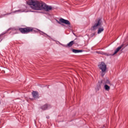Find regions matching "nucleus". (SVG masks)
<instances>
[{
  "instance_id": "obj_1",
  "label": "nucleus",
  "mask_w": 128,
  "mask_h": 128,
  "mask_svg": "<svg viewBox=\"0 0 128 128\" xmlns=\"http://www.w3.org/2000/svg\"><path fill=\"white\" fill-rule=\"evenodd\" d=\"M12 30V32H20L22 34H26V32H40V34L41 36H48L50 38L49 40H54V42H56L52 38H50L48 34L44 32H43L40 31V30L36 28H32V27H27L25 28H20L18 30L14 28H9L7 30L4 31L3 32L2 34H0V42L4 40V35L6 34V32H8V30Z\"/></svg>"
},
{
  "instance_id": "obj_2",
  "label": "nucleus",
  "mask_w": 128,
  "mask_h": 128,
  "mask_svg": "<svg viewBox=\"0 0 128 128\" xmlns=\"http://www.w3.org/2000/svg\"><path fill=\"white\" fill-rule=\"evenodd\" d=\"M26 3L32 10H44L46 12H50L52 9V6H48L46 3L42 1L28 0Z\"/></svg>"
},
{
  "instance_id": "obj_3",
  "label": "nucleus",
  "mask_w": 128,
  "mask_h": 128,
  "mask_svg": "<svg viewBox=\"0 0 128 128\" xmlns=\"http://www.w3.org/2000/svg\"><path fill=\"white\" fill-rule=\"evenodd\" d=\"M102 26V20L101 19H98L96 24L92 26L93 30H98V34H102V32H104V28Z\"/></svg>"
},
{
  "instance_id": "obj_4",
  "label": "nucleus",
  "mask_w": 128,
  "mask_h": 128,
  "mask_svg": "<svg viewBox=\"0 0 128 128\" xmlns=\"http://www.w3.org/2000/svg\"><path fill=\"white\" fill-rule=\"evenodd\" d=\"M98 67L100 70H102V76H104V74H106V64H104V62H102L101 64L98 65Z\"/></svg>"
},
{
  "instance_id": "obj_5",
  "label": "nucleus",
  "mask_w": 128,
  "mask_h": 128,
  "mask_svg": "<svg viewBox=\"0 0 128 128\" xmlns=\"http://www.w3.org/2000/svg\"><path fill=\"white\" fill-rule=\"evenodd\" d=\"M57 22L59 24H61L62 22V24H66V26H68L69 28H70V22L68 21V20H66V19L60 18V21L56 20Z\"/></svg>"
},
{
  "instance_id": "obj_6",
  "label": "nucleus",
  "mask_w": 128,
  "mask_h": 128,
  "mask_svg": "<svg viewBox=\"0 0 128 128\" xmlns=\"http://www.w3.org/2000/svg\"><path fill=\"white\" fill-rule=\"evenodd\" d=\"M34 12V11H30V10H24L20 9L18 10H16L15 11L12 12L13 14H20L22 12Z\"/></svg>"
},
{
  "instance_id": "obj_7",
  "label": "nucleus",
  "mask_w": 128,
  "mask_h": 128,
  "mask_svg": "<svg viewBox=\"0 0 128 128\" xmlns=\"http://www.w3.org/2000/svg\"><path fill=\"white\" fill-rule=\"evenodd\" d=\"M60 44L61 46H64V48H68H68H70L71 46H72L74 44V41L72 40V41L70 42L69 43H68L67 44V45H64V44H62L60 43Z\"/></svg>"
},
{
  "instance_id": "obj_8",
  "label": "nucleus",
  "mask_w": 128,
  "mask_h": 128,
  "mask_svg": "<svg viewBox=\"0 0 128 128\" xmlns=\"http://www.w3.org/2000/svg\"><path fill=\"white\" fill-rule=\"evenodd\" d=\"M124 44H122L120 46H119L114 51L113 56H114V54H118V52H120V50L122 48H124Z\"/></svg>"
},
{
  "instance_id": "obj_9",
  "label": "nucleus",
  "mask_w": 128,
  "mask_h": 128,
  "mask_svg": "<svg viewBox=\"0 0 128 128\" xmlns=\"http://www.w3.org/2000/svg\"><path fill=\"white\" fill-rule=\"evenodd\" d=\"M32 96L34 98H38V93L37 92L34 91L32 92Z\"/></svg>"
},
{
  "instance_id": "obj_10",
  "label": "nucleus",
  "mask_w": 128,
  "mask_h": 128,
  "mask_svg": "<svg viewBox=\"0 0 128 128\" xmlns=\"http://www.w3.org/2000/svg\"><path fill=\"white\" fill-rule=\"evenodd\" d=\"M42 110H48L50 108V106L48 104L44 105L41 107Z\"/></svg>"
},
{
  "instance_id": "obj_11",
  "label": "nucleus",
  "mask_w": 128,
  "mask_h": 128,
  "mask_svg": "<svg viewBox=\"0 0 128 128\" xmlns=\"http://www.w3.org/2000/svg\"><path fill=\"white\" fill-rule=\"evenodd\" d=\"M72 52L74 54H79L80 52H82V50H78L76 49H72Z\"/></svg>"
},
{
  "instance_id": "obj_12",
  "label": "nucleus",
  "mask_w": 128,
  "mask_h": 128,
  "mask_svg": "<svg viewBox=\"0 0 128 128\" xmlns=\"http://www.w3.org/2000/svg\"><path fill=\"white\" fill-rule=\"evenodd\" d=\"M102 82L100 81V82H99V84H100L98 85L97 86L96 88V92H98V90H100V86H102Z\"/></svg>"
},
{
  "instance_id": "obj_13",
  "label": "nucleus",
  "mask_w": 128,
  "mask_h": 128,
  "mask_svg": "<svg viewBox=\"0 0 128 128\" xmlns=\"http://www.w3.org/2000/svg\"><path fill=\"white\" fill-rule=\"evenodd\" d=\"M104 88L105 90H106L107 92H108L110 90V86H108V84H106L104 86Z\"/></svg>"
},
{
  "instance_id": "obj_14",
  "label": "nucleus",
  "mask_w": 128,
  "mask_h": 128,
  "mask_svg": "<svg viewBox=\"0 0 128 128\" xmlns=\"http://www.w3.org/2000/svg\"><path fill=\"white\" fill-rule=\"evenodd\" d=\"M14 14V12H12L7 13L4 14H2L0 16V18H4V16H8L10 14Z\"/></svg>"
},
{
  "instance_id": "obj_15",
  "label": "nucleus",
  "mask_w": 128,
  "mask_h": 128,
  "mask_svg": "<svg viewBox=\"0 0 128 128\" xmlns=\"http://www.w3.org/2000/svg\"><path fill=\"white\" fill-rule=\"evenodd\" d=\"M106 84H110V82L108 80H106L105 82Z\"/></svg>"
},
{
  "instance_id": "obj_16",
  "label": "nucleus",
  "mask_w": 128,
  "mask_h": 128,
  "mask_svg": "<svg viewBox=\"0 0 128 128\" xmlns=\"http://www.w3.org/2000/svg\"><path fill=\"white\" fill-rule=\"evenodd\" d=\"M98 52V54H104V52Z\"/></svg>"
},
{
  "instance_id": "obj_17",
  "label": "nucleus",
  "mask_w": 128,
  "mask_h": 128,
  "mask_svg": "<svg viewBox=\"0 0 128 128\" xmlns=\"http://www.w3.org/2000/svg\"><path fill=\"white\" fill-rule=\"evenodd\" d=\"M73 34H74V36H76V34H74V33H73Z\"/></svg>"
},
{
  "instance_id": "obj_18",
  "label": "nucleus",
  "mask_w": 128,
  "mask_h": 128,
  "mask_svg": "<svg viewBox=\"0 0 128 128\" xmlns=\"http://www.w3.org/2000/svg\"><path fill=\"white\" fill-rule=\"evenodd\" d=\"M47 118H50V117H47Z\"/></svg>"
},
{
  "instance_id": "obj_19",
  "label": "nucleus",
  "mask_w": 128,
  "mask_h": 128,
  "mask_svg": "<svg viewBox=\"0 0 128 128\" xmlns=\"http://www.w3.org/2000/svg\"><path fill=\"white\" fill-rule=\"evenodd\" d=\"M62 26H64V24H62Z\"/></svg>"
},
{
  "instance_id": "obj_20",
  "label": "nucleus",
  "mask_w": 128,
  "mask_h": 128,
  "mask_svg": "<svg viewBox=\"0 0 128 128\" xmlns=\"http://www.w3.org/2000/svg\"><path fill=\"white\" fill-rule=\"evenodd\" d=\"M107 56H108V54H107Z\"/></svg>"
}]
</instances>
